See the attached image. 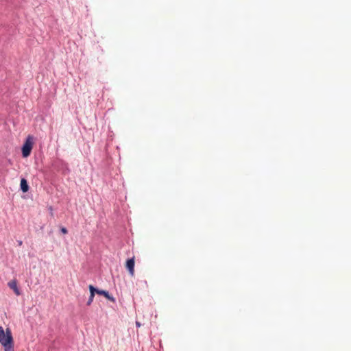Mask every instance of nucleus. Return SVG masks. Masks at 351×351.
Returning a JSON list of instances; mask_svg holds the SVG:
<instances>
[{
  "label": "nucleus",
  "instance_id": "f257e3e1",
  "mask_svg": "<svg viewBox=\"0 0 351 351\" xmlns=\"http://www.w3.org/2000/svg\"><path fill=\"white\" fill-rule=\"evenodd\" d=\"M0 343L3 346L4 351H14L13 337L9 328L5 331L3 328L0 326Z\"/></svg>",
  "mask_w": 351,
  "mask_h": 351
},
{
  "label": "nucleus",
  "instance_id": "f03ea898",
  "mask_svg": "<svg viewBox=\"0 0 351 351\" xmlns=\"http://www.w3.org/2000/svg\"><path fill=\"white\" fill-rule=\"evenodd\" d=\"M31 137L28 136L26 141L22 147V155L24 158L29 156L32 149L33 142L30 140Z\"/></svg>",
  "mask_w": 351,
  "mask_h": 351
},
{
  "label": "nucleus",
  "instance_id": "7ed1b4c3",
  "mask_svg": "<svg viewBox=\"0 0 351 351\" xmlns=\"http://www.w3.org/2000/svg\"><path fill=\"white\" fill-rule=\"evenodd\" d=\"M126 268L128 269L130 274L133 276L134 275V258H129L126 261Z\"/></svg>",
  "mask_w": 351,
  "mask_h": 351
},
{
  "label": "nucleus",
  "instance_id": "20e7f679",
  "mask_svg": "<svg viewBox=\"0 0 351 351\" xmlns=\"http://www.w3.org/2000/svg\"><path fill=\"white\" fill-rule=\"evenodd\" d=\"M95 293H97L99 295H104L105 298H106L108 300H109L110 301H112V302H114L115 300L114 298V297H112V295H110L108 293V291H105V290H100L97 288H95Z\"/></svg>",
  "mask_w": 351,
  "mask_h": 351
},
{
  "label": "nucleus",
  "instance_id": "39448f33",
  "mask_svg": "<svg viewBox=\"0 0 351 351\" xmlns=\"http://www.w3.org/2000/svg\"><path fill=\"white\" fill-rule=\"evenodd\" d=\"M8 287L14 291L16 295H21V292L17 287V282L15 280H11L8 284Z\"/></svg>",
  "mask_w": 351,
  "mask_h": 351
},
{
  "label": "nucleus",
  "instance_id": "423d86ee",
  "mask_svg": "<svg viewBox=\"0 0 351 351\" xmlns=\"http://www.w3.org/2000/svg\"><path fill=\"white\" fill-rule=\"evenodd\" d=\"M88 289H89L90 294V296H89V298H88V301H87V304H86L88 306H90L92 304L93 301V298H94V296H95V287L93 285H90L88 286Z\"/></svg>",
  "mask_w": 351,
  "mask_h": 351
},
{
  "label": "nucleus",
  "instance_id": "0eeeda50",
  "mask_svg": "<svg viewBox=\"0 0 351 351\" xmlns=\"http://www.w3.org/2000/svg\"><path fill=\"white\" fill-rule=\"evenodd\" d=\"M20 187H21V190L23 193H26L29 191V185L27 184V180L25 178H22L21 180Z\"/></svg>",
  "mask_w": 351,
  "mask_h": 351
},
{
  "label": "nucleus",
  "instance_id": "6e6552de",
  "mask_svg": "<svg viewBox=\"0 0 351 351\" xmlns=\"http://www.w3.org/2000/svg\"><path fill=\"white\" fill-rule=\"evenodd\" d=\"M60 232L62 233V234H66L68 232V230L66 228L64 227H62L60 228Z\"/></svg>",
  "mask_w": 351,
  "mask_h": 351
},
{
  "label": "nucleus",
  "instance_id": "1a4fd4ad",
  "mask_svg": "<svg viewBox=\"0 0 351 351\" xmlns=\"http://www.w3.org/2000/svg\"><path fill=\"white\" fill-rule=\"evenodd\" d=\"M136 326L138 327V328L140 327L141 326V323L139 322L136 321Z\"/></svg>",
  "mask_w": 351,
  "mask_h": 351
},
{
  "label": "nucleus",
  "instance_id": "9d476101",
  "mask_svg": "<svg viewBox=\"0 0 351 351\" xmlns=\"http://www.w3.org/2000/svg\"><path fill=\"white\" fill-rule=\"evenodd\" d=\"M17 242H18V245H19V246L22 245V244H23L22 241H18Z\"/></svg>",
  "mask_w": 351,
  "mask_h": 351
}]
</instances>
